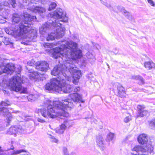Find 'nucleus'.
<instances>
[{
    "instance_id": "obj_1",
    "label": "nucleus",
    "mask_w": 155,
    "mask_h": 155,
    "mask_svg": "<svg viewBox=\"0 0 155 155\" xmlns=\"http://www.w3.org/2000/svg\"><path fill=\"white\" fill-rule=\"evenodd\" d=\"M60 47L53 49L52 52L53 57L55 58H61L64 61L62 65L55 66L51 72L54 76L59 75V77L51 79L49 83L45 86V88L48 91H55L58 93H68L72 91V86L67 84L65 81H71V77L68 76V71L64 65L71 57L72 59L76 60L82 56L81 50L78 48V44L71 41H62Z\"/></svg>"
},
{
    "instance_id": "obj_2",
    "label": "nucleus",
    "mask_w": 155,
    "mask_h": 155,
    "mask_svg": "<svg viewBox=\"0 0 155 155\" xmlns=\"http://www.w3.org/2000/svg\"><path fill=\"white\" fill-rule=\"evenodd\" d=\"M69 96V98L63 100L62 102L59 101L52 102L48 99L45 100L43 106L46 107L47 110L44 108L38 109L37 111L38 113L41 114L46 118H55L58 115L59 112L57 111L55 107L58 109L64 111L65 109H70L73 107L72 101L75 102H84L82 101V95L77 93L71 94Z\"/></svg>"
},
{
    "instance_id": "obj_3",
    "label": "nucleus",
    "mask_w": 155,
    "mask_h": 155,
    "mask_svg": "<svg viewBox=\"0 0 155 155\" xmlns=\"http://www.w3.org/2000/svg\"><path fill=\"white\" fill-rule=\"evenodd\" d=\"M48 16L51 18V19L40 27L39 31L40 33L44 35L50 29L52 28L54 31L49 34L47 38L48 41L62 37L64 35L65 29L62 26L61 24L58 22H67L68 18L66 16V13L63 12L62 9L58 8L48 14Z\"/></svg>"
},
{
    "instance_id": "obj_4",
    "label": "nucleus",
    "mask_w": 155,
    "mask_h": 155,
    "mask_svg": "<svg viewBox=\"0 0 155 155\" xmlns=\"http://www.w3.org/2000/svg\"><path fill=\"white\" fill-rule=\"evenodd\" d=\"M24 18L23 21L18 27L14 28V25H12L11 27L6 28L5 31L6 33L17 37L24 34L26 35L27 37L25 41H22L21 43L24 45H28L33 39L36 37L37 32L36 29H33L31 26L32 24L33 21L36 19V17L31 16L28 14H24Z\"/></svg>"
},
{
    "instance_id": "obj_5",
    "label": "nucleus",
    "mask_w": 155,
    "mask_h": 155,
    "mask_svg": "<svg viewBox=\"0 0 155 155\" xmlns=\"http://www.w3.org/2000/svg\"><path fill=\"white\" fill-rule=\"evenodd\" d=\"M22 82L20 75L18 74L12 78L9 83V86L11 87L12 90L16 92L20 91L21 93H25L27 92V89L22 86Z\"/></svg>"
},
{
    "instance_id": "obj_6",
    "label": "nucleus",
    "mask_w": 155,
    "mask_h": 155,
    "mask_svg": "<svg viewBox=\"0 0 155 155\" xmlns=\"http://www.w3.org/2000/svg\"><path fill=\"white\" fill-rule=\"evenodd\" d=\"M68 63L67 61L66 65H64L67 70L73 76L74 78H76V79H79L82 76V74L81 71L78 70V68L75 67L74 65L71 63V60H69Z\"/></svg>"
},
{
    "instance_id": "obj_7",
    "label": "nucleus",
    "mask_w": 155,
    "mask_h": 155,
    "mask_svg": "<svg viewBox=\"0 0 155 155\" xmlns=\"http://www.w3.org/2000/svg\"><path fill=\"white\" fill-rule=\"evenodd\" d=\"M14 147L12 146L10 149L5 151L0 147V155H17L22 152H26L25 150L24 149L14 150Z\"/></svg>"
},
{
    "instance_id": "obj_8",
    "label": "nucleus",
    "mask_w": 155,
    "mask_h": 155,
    "mask_svg": "<svg viewBox=\"0 0 155 155\" xmlns=\"http://www.w3.org/2000/svg\"><path fill=\"white\" fill-rule=\"evenodd\" d=\"M153 148L152 146L150 145H148L146 146L136 145L132 148V150L137 152H140L144 153L146 152H150L153 151Z\"/></svg>"
},
{
    "instance_id": "obj_9",
    "label": "nucleus",
    "mask_w": 155,
    "mask_h": 155,
    "mask_svg": "<svg viewBox=\"0 0 155 155\" xmlns=\"http://www.w3.org/2000/svg\"><path fill=\"white\" fill-rule=\"evenodd\" d=\"M117 8L118 11L120 12L128 19L132 22H135V19L131 14L129 12L126 11L124 7L118 6Z\"/></svg>"
},
{
    "instance_id": "obj_10",
    "label": "nucleus",
    "mask_w": 155,
    "mask_h": 155,
    "mask_svg": "<svg viewBox=\"0 0 155 155\" xmlns=\"http://www.w3.org/2000/svg\"><path fill=\"white\" fill-rule=\"evenodd\" d=\"M113 87L114 88H117L118 94L121 97H125L126 96V93L124 88L120 84L117 82L112 83Z\"/></svg>"
},
{
    "instance_id": "obj_11",
    "label": "nucleus",
    "mask_w": 155,
    "mask_h": 155,
    "mask_svg": "<svg viewBox=\"0 0 155 155\" xmlns=\"http://www.w3.org/2000/svg\"><path fill=\"white\" fill-rule=\"evenodd\" d=\"M36 64V69L40 71L46 72L49 68L48 64L45 61H38Z\"/></svg>"
},
{
    "instance_id": "obj_12",
    "label": "nucleus",
    "mask_w": 155,
    "mask_h": 155,
    "mask_svg": "<svg viewBox=\"0 0 155 155\" xmlns=\"http://www.w3.org/2000/svg\"><path fill=\"white\" fill-rule=\"evenodd\" d=\"M24 130L22 126L19 125L11 127L8 131V133L11 134L22 133Z\"/></svg>"
},
{
    "instance_id": "obj_13",
    "label": "nucleus",
    "mask_w": 155,
    "mask_h": 155,
    "mask_svg": "<svg viewBox=\"0 0 155 155\" xmlns=\"http://www.w3.org/2000/svg\"><path fill=\"white\" fill-rule=\"evenodd\" d=\"M29 74V77L31 80H36L39 79L41 77L40 75H42V74H41L37 71H35L31 69L28 70Z\"/></svg>"
},
{
    "instance_id": "obj_14",
    "label": "nucleus",
    "mask_w": 155,
    "mask_h": 155,
    "mask_svg": "<svg viewBox=\"0 0 155 155\" xmlns=\"http://www.w3.org/2000/svg\"><path fill=\"white\" fill-rule=\"evenodd\" d=\"M4 68H5L4 71L5 73L10 74H12L15 70L14 65L13 64H8Z\"/></svg>"
},
{
    "instance_id": "obj_15",
    "label": "nucleus",
    "mask_w": 155,
    "mask_h": 155,
    "mask_svg": "<svg viewBox=\"0 0 155 155\" xmlns=\"http://www.w3.org/2000/svg\"><path fill=\"white\" fill-rule=\"evenodd\" d=\"M0 114L4 115H6L7 117L8 123H9V121H10L12 118V116L11 113L8 112V109L6 108L0 107Z\"/></svg>"
},
{
    "instance_id": "obj_16",
    "label": "nucleus",
    "mask_w": 155,
    "mask_h": 155,
    "mask_svg": "<svg viewBox=\"0 0 155 155\" xmlns=\"http://www.w3.org/2000/svg\"><path fill=\"white\" fill-rule=\"evenodd\" d=\"M29 10L35 13H43L45 12L46 10L45 8L41 6H31L28 8Z\"/></svg>"
},
{
    "instance_id": "obj_17",
    "label": "nucleus",
    "mask_w": 155,
    "mask_h": 155,
    "mask_svg": "<svg viewBox=\"0 0 155 155\" xmlns=\"http://www.w3.org/2000/svg\"><path fill=\"white\" fill-rule=\"evenodd\" d=\"M138 141L139 143L142 144L146 143L148 141L147 135L145 134L140 135L138 138Z\"/></svg>"
},
{
    "instance_id": "obj_18",
    "label": "nucleus",
    "mask_w": 155,
    "mask_h": 155,
    "mask_svg": "<svg viewBox=\"0 0 155 155\" xmlns=\"http://www.w3.org/2000/svg\"><path fill=\"white\" fill-rule=\"evenodd\" d=\"M144 64L145 68L148 69L150 70L153 68L155 69V64L152 61H146Z\"/></svg>"
},
{
    "instance_id": "obj_19",
    "label": "nucleus",
    "mask_w": 155,
    "mask_h": 155,
    "mask_svg": "<svg viewBox=\"0 0 155 155\" xmlns=\"http://www.w3.org/2000/svg\"><path fill=\"white\" fill-rule=\"evenodd\" d=\"M0 11V23H3L6 21L5 20L6 19L7 16V13L4 10L2 13Z\"/></svg>"
},
{
    "instance_id": "obj_20",
    "label": "nucleus",
    "mask_w": 155,
    "mask_h": 155,
    "mask_svg": "<svg viewBox=\"0 0 155 155\" xmlns=\"http://www.w3.org/2000/svg\"><path fill=\"white\" fill-rule=\"evenodd\" d=\"M86 56L91 62H93L95 60V56L94 54L88 52L86 53Z\"/></svg>"
},
{
    "instance_id": "obj_21",
    "label": "nucleus",
    "mask_w": 155,
    "mask_h": 155,
    "mask_svg": "<svg viewBox=\"0 0 155 155\" xmlns=\"http://www.w3.org/2000/svg\"><path fill=\"white\" fill-rule=\"evenodd\" d=\"M12 22L17 23L19 21L21 18L19 15L18 14L14 13L12 15Z\"/></svg>"
},
{
    "instance_id": "obj_22",
    "label": "nucleus",
    "mask_w": 155,
    "mask_h": 155,
    "mask_svg": "<svg viewBox=\"0 0 155 155\" xmlns=\"http://www.w3.org/2000/svg\"><path fill=\"white\" fill-rule=\"evenodd\" d=\"M96 142L100 147H102L104 145V140L102 136L99 135L97 137Z\"/></svg>"
},
{
    "instance_id": "obj_23",
    "label": "nucleus",
    "mask_w": 155,
    "mask_h": 155,
    "mask_svg": "<svg viewBox=\"0 0 155 155\" xmlns=\"http://www.w3.org/2000/svg\"><path fill=\"white\" fill-rule=\"evenodd\" d=\"M148 113V112L147 110H143L141 112H138L137 117H143L147 115Z\"/></svg>"
},
{
    "instance_id": "obj_24",
    "label": "nucleus",
    "mask_w": 155,
    "mask_h": 155,
    "mask_svg": "<svg viewBox=\"0 0 155 155\" xmlns=\"http://www.w3.org/2000/svg\"><path fill=\"white\" fill-rule=\"evenodd\" d=\"M3 38L2 41L5 45H7L10 44L12 46V43L11 42L9 38L5 37H4Z\"/></svg>"
},
{
    "instance_id": "obj_25",
    "label": "nucleus",
    "mask_w": 155,
    "mask_h": 155,
    "mask_svg": "<svg viewBox=\"0 0 155 155\" xmlns=\"http://www.w3.org/2000/svg\"><path fill=\"white\" fill-rule=\"evenodd\" d=\"M57 6L56 4L54 2H51L49 5L48 10L51 11L54 9Z\"/></svg>"
},
{
    "instance_id": "obj_26",
    "label": "nucleus",
    "mask_w": 155,
    "mask_h": 155,
    "mask_svg": "<svg viewBox=\"0 0 155 155\" xmlns=\"http://www.w3.org/2000/svg\"><path fill=\"white\" fill-rule=\"evenodd\" d=\"M148 123L149 125L151 128H153L154 127H155V119L149 121Z\"/></svg>"
},
{
    "instance_id": "obj_27",
    "label": "nucleus",
    "mask_w": 155,
    "mask_h": 155,
    "mask_svg": "<svg viewBox=\"0 0 155 155\" xmlns=\"http://www.w3.org/2000/svg\"><path fill=\"white\" fill-rule=\"evenodd\" d=\"M114 134L110 133L107 135V139L109 141L111 140L114 138Z\"/></svg>"
},
{
    "instance_id": "obj_28",
    "label": "nucleus",
    "mask_w": 155,
    "mask_h": 155,
    "mask_svg": "<svg viewBox=\"0 0 155 155\" xmlns=\"http://www.w3.org/2000/svg\"><path fill=\"white\" fill-rule=\"evenodd\" d=\"M8 5L9 3L6 1H5L0 3V11L2 10V9H3V6H7Z\"/></svg>"
},
{
    "instance_id": "obj_29",
    "label": "nucleus",
    "mask_w": 155,
    "mask_h": 155,
    "mask_svg": "<svg viewBox=\"0 0 155 155\" xmlns=\"http://www.w3.org/2000/svg\"><path fill=\"white\" fill-rule=\"evenodd\" d=\"M36 62L33 60H32L31 61H29L27 62L28 64L30 66H33L34 65H35L36 68Z\"/></svg>"
},
{
    "instance_id": "obj_30",
    "label": "nucleus",
    "mask_w": 155,
    "mask_h": 155,
    "mask_svg": "<svg viewBox=\"0 0 155 155\" xmlns=\"http://www.w3.org/2000/svg\"><path fill=\"white\" fill-rule=\"evenodd\" d=\"M137 107L138 112H141V111H142L144 110V109L145 108V107L143 105H139L137 106Z\"/></svg>"
},
{
    "instance_id": "obj_31",
    "label": "nucleus",
    "mask_w": 155,
    "mask_h": 155,
    "mask_svg": "<svg viewBox=\"0 0 155 155\" xmlns=\"http://www.w3.org/2000/svg\"><path fill=\"white\" fill-rule=\"evenodd\" d=\"M101 3L106 6L108 8H110L111 7V5L110 3H108L105 0H101Z\"/></svg>"
},
{
    "instance_id": "obj_32",
    "label": "nucleus",
    "mask_w": 155,
    "mask_h": 155,
    "mask_svg": "<svg viewBox=\"0 0 155 155\" xmlns=\"http://www.w3.org/2000/svg\"><path fill=\"white\" fill-rule=\"evenodd\" d=\"M10 4L12 7L14 8L15 7L16 3L15 2V0H8Z\"/></svg>"
},
{
    "instance_id": "obj_33",
    "label": "nucleus",
    "mask_w": 155,
    "mask_h": 155,
    "mask_svg": "<svg viewBox=\"0 0 155 155\" xmlns=\"http://www.w3.org/2000/svg\"><path fill=\"white\" fill-rule=\"evenodd\" d=\"M4 67H5V66H4L3 65H1L0 66V75L3 73H5L4 71L5 68H4Z\"/></svg>"
},
{
    "instance_id": "obj_34",
    "label": "nucleus",
    "mask_w": 155,
    "mask_h": 155,
    "mask_svg": "<svg viewBox=\"0 0 155 155\" xmlns=\"http://www.w3.org/2000/svg\"><path fill=\"white\" fill-rule=\"evenodd\" d=\"M63 151L64 155H69L68 154V149L65 147H64L63 148Z\"/></svg>"
},
{
    "instance_id": "obj_35",
    "label": "nucleus",
    "mask_w": 155,
    "mask_h": 155,
    "mask_svg": "<svg viewBox=\"0 0 155 155\" xmlns=\"http://www.w3.org/2000/svg\"><path fill=\"white\" fill-rule=\"evenodd\" d=\"M131 120V117L130 116H128L126 117L124 119V121L125 123H128L130 120Z\"/></svg>"
},
{
    "instance_id": "obj_36",
    "label": "nucleus",
    "mask_w": 155,
    "mask_h": 155,
    "mask_svg": "<svg viewBox=\"0 0 155 155\" xmlns=\"http://www.w3.org/2000/svg\"><path fill=\"white\" fill-rule=\"evenodd\" d=\"M64 123L65 124V125L67 127H70L71 126L72 124L71 123V121H68L65 120L64 122Z\"/></svg>"
},
{
    "instance_id": "obj_37",
    "label": "nucleus",
    "mask_w": 155,
    "mask_h": 155,
    "mask_svg": "<svg viewBox=\"0 0 155 155\" xmlns=\"http://www.w3.org/2000/svg\"><path fill=\"white\" fill-rule=\"evenodd\" d=\"M139 80L140 81L139 84L142 85L144 84L145 83L144 80L141 76Z\"/></svg>"
},
{
    "instance_id": "obj_38",
    "label": "nucleus",
    "mask_w": 155,
    "mask_h": 155,
    "mask_svg": "<svg viewBox=\"0 0 155 155\" xmlns=\"http://www.w3.org/2000/svg\"><path fill=\"white\" fill-rule=\"evenodd\" d=\"M141 76L140 75H134L132 77V79L134 80H139L140 79V78L141 77Z\"/></svg>"
},
{
    "instance_id": "obj_39",
    "label": "nucleus",
    "mask_w": 155,
    "mask_h": 155,
    "mask_svg": "<svg viewBox=\"0 0 155 155\" xmlns=\"http://www.w3.org/2000/svg\"><path fill=\"white\" fill-rule=\"evenodd\" d=\"M9 105H10V104L8 101L7 102H5L4 101H2L0 104V105L2 106H7Z\"/></svg>"
},
{
    "instance_id": "obj_40",
    "label": "nucleus",
    "mask_w": 155,
    "mask_h": 155,
    "mask_svg": "<svg viewBox=\"0 0 155 155\" xmlns=\"http://www.w3.org/2000/svg\"><path fill=\"white\" fill-rule=\"evenodd\" d=\"M147 2L151 6L154 7L155 4L152 0H147Z\"/></svg>"
},
{
    "instance_id": "obj_41",
    "label": "nucleus",
    "mask_w": 155,
    "mask_h": 155,
    "mask_svg": "<svg viewBox=\"0 0 155 155\" xmlns=\"http://www.w3.org/2000/svg\"><path fill=\"white\" fill-rule=\"evenodd\" d=\"M45 1V0H33V3H36V2H40L42 4H44Z\"/></svg>"
},
{
    "instance_id": "obj_42",
    "label": "nucleus",
    "mask_w": 155,
    "mask_h": 155,
    "mask_svg": "<svg viewBox=\"0 0 155 155\" xmlns=\"http://www.w3.org/2000/svg\"><path fill=\"white\" fill-rule=\"evenodd\" d=\"M64 131L62 130L60 128H57L56 130V132L59 134H62L64 132Z\"/></svg>"
},
{
    "instance_id": "obj_43",
    "label": "nucleus",
    "mask_w": 155,
    "mask_h": 155,
    "mask_svg": "<svg viewBox=\"0 0 155 155\" xmlns=\"http://www.w3.org/2000/svg\"><path fill=\"white\" fill-rule=\"evenodd\" d=\"M66 127V126L64 122L60 126V128L64 131Z\"/></svg>"
},
{
    "instance_id": "obj_44",
    "label": "nucleus",
    "mask_w": 155,
    "mask_h": 155,
    "mask_svg": "<svg viewBox=\"0 0 155 155\" xmlns=\"http://www.w3.org/2000/svg\"><path fill=\"white\" fill-rule=\"evenodd\" d=\"M50 136V138L51 139V140L53 142H54L55 143H57L58 142V140L56 138H55L54 137L51 135Z\"/></svg>"
},
{
    "instance_id": "obj_45",
    "label": "nucleus",
    "mask_w": 155,
    "mask_h": 155,
    "mask_svg": "<svg viewBox=\"0 0 155 155\" xmlns=\"http://www.w3.org/2000/svg\"><path fill=\"white\" fill-rule=\"evenodd\" d=\"M28 99L29 101V100L33 101L35 100V99L34 98V96L32 95H30L28 97Z\"/></svg>"
},
{
    "instance_id": "obj_46",
    "label": "nucleus",
    "mask_w": 155,
    "mask_h": 155,
    "mask_svg": "<svg viewBox=\"0 0 155 155\" xmlns=\"http://www.w3.org/2000/svg\"><path fill=\"white\" fill-rule=\"evenodd\" d=\"M78 80L79 79H76V78H74V79L73 80V82L74 84H77L78 83Z\"/></svg>"
},
{
    "instance_id": "obj_47",
    "label": "nucleus",
    "mask_w": 155,
    "mask_h": 155,
    "mask_svg": "<svg viewBox=\"0 0 155 155\" xmlns=\"http://www.w3.org/2000/svg\"><path fill=\"white\" fill-rule=\"evenodd\" d=\"M80 90V88L78 87H76L74 89V91L76 92Z\"/></svg>"
},
{
    "instance_id": "obj_48",
    "label": "nucleus",
    "mask_w": 155,
    "mask_h": 155,
    "mask_svg": "<svg viewBox=\"0 0 155 155\" xmlns=\"http://www.w3.org/2000/svg\"><path fill=\"white\" fill-rule=\"evenodd\" d=\"M61 44V43L59 41H58V42L57 43H52L51 44V46H53V45H54L55 46H56V45H59Z\"/></svg>"
},
{
    "instance_id": "obj_49",
    "label": "nucleus",
    "mask_w": 155,
    "mask_h": 155,
    "mask_svg": "<svg viewBox=\"0 0 155 155\" xmlns=\"http://www.w3.org/2000/svg\"><path fill=\"white\" fill-rule=\"evenodd\" d=\"M37 120L38 121L42 123H44L45 122V121L44 120L41 119L40 118H38L37 119Z\"/></svg>"
},
{
    "instance_id": "obj_50",
    "label": "nucleus",
    "mask_w": 155,
    "mask_h": 155,
    "mask_svg": "<svg viewBox=\"0 0 155 155\" xmlns=\"http://www.w3.org/2000/svg\"><path fill=\"white\" fill-rule=\"evenodd\" d=\"M3 32L2 31L0 30V37H2Z\"/></svg>"
},
{
    "instance_id": "obj_51",
    "label": "nucleus",
    "mask_w": 155,
    "mask_h": 155,
    "mask_svg": "<svg viewBox=\"0 0 155 155\" xmlns=\"http://www.w3.org/2000/svg\"><path fill=\"white\" fill-rule=\"evenodd\" d=\"M18 71L19 72H20V71H21V68L20 66H18Z\"/></svg>"
},
{
    "instance_id": "obj_52",
    "label": "nucleus",
    "mask_w": 155,
    "mask_h": 155,
    "mask_svg": "<svg viewBox=\"0 0 155 155\" xmlns=\"http://www.w3.org/2000/svg\"><path fill=\"white\" fill-rule=\"evenodd\" d=\"M28 1L29 2H31L32 3L33 2V0H28Z\"/></svg>"
},
{
    "instance_id": "obj_53",
    "label": "nucleus",
    "mask_w": 155,
    "mask_h": 155,
    "mask_svg": "<svg viewBox=\"0 0 155 155\" xmlns=\"http://www.w3.org/2000/svg\"><path fill=\"white\" fill-rule=\"evenodd\" d=\"M3 129L2 127L0 125V131L2 130Z\"/></svg>"
},
{
    "instance_id": "obj_54",
    "label": "nucleus",
    "mask_w": 155,
    "mask_h": 155,
    "mask_svg": "<svg viewBox=\"0 0 155 155\" xmlns=\"http://www.w3.org/2000/svg\"><path fill=\"white\" fill-rule=\"evenodd\" d=\"M74 153H71L70 154V155H74Z\"/></svg>"
},
{
    "instance_id": "obj_55",
    "label": "nucleus",
    "mask_w": 155,
    "mask_h": 155,
    "mask_svg": "<svg viewBox=\"0 0 155 155\" xmlns=\"http://www.w3.org/2000/svg\"><path fill=\"white\" fill-rule=\"evenodd\" d=\"M87 77H88V78H90V76L88 75L87 76Z\"/></svg>"
},
{
    "instance_id": "obj_56",
    "label": "nucleus",
    "mask_w": 155,
    "mask_h": 155,
    "mask_svg": "<svg viewBox=\"0 0 155 155\" xmlns=\"http://www.w3.org/2000/svg\"><path fill=\"white\" fill-rule=\"evenodd\" d=\"M2 44V43L1 41H0V45H1Z\"/></svg>"
},
{
    "instance_id": "obj_57",
    "label": "nucleus",
    "mask_w": 155,
    "mask_h": 155,
    "mask_svg": "<svg viewBox=\"0 0 155 155\" xmlns=\"http://www.w3.org/2000/svg\"><path fill=\"white\" fill-rule=\"evenodd\" d=\"M151 94H155V92H152V93Z\"/></svg>"
},
{
    "instance_id": "obj_58",
    "label": "nucleus",
    "mask_w": 155,
    "mask_h": 155,
    "mask_svg": "<svg viewBox=\"0 0 155 155\" xmlns=\"http://www.w3.org/2000/svg\"><path fill=\"white\" fill-rule=\"evenodd\" d=\"M107 65L108 66H109V65H108V64H107Z\"/></svg>"
}]
</instances>
